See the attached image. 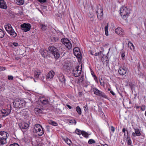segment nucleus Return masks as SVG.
Listing matches in <instances>:
<instances>
[{
    "label": "nucleus",
    "mask_w": 146,
    "mask_h": 146,
    "mask_svg": "<svg viewBox=\"0 0 146 146\" xmlns=\"http://www.w3.org/2000/svg\"><path fill=\"white\" fill-rule=\"evenodd\" d=\"M58 77L60 82L65 84L66 79L64 76L62 74H59L58 75Z\"/></svg>",
    "instance_id": "2eb2a0df"
},
{
    "label": "nucleus",
    "mask_w": 146,
    "mask_h": 146,
    "mask_svg": "<svg viewBox=\"0 0 146 146\" xmlns=\"http://www.w3.org/2000/svg\"><path fill=\"white\" fill-rule=\"evenodd\" d=\"M131 10L125 7H122L120 9V14L122 18L126 19L130 13Z\"/></svg>",
    "instance_id": "20e7f679"
},
{
    "label": "nucleus",
    "mask_w": 146,
    "mask_h": 146,
    "mask_svg": "<svg viewBox=\"0 0 146 146\" xmlns=\"http://www.w3.org/2000/svg\"><path fill=\"white\" fill-rule=\"evenodd\" d=\"M94 94L97 96H98L100 93V92L101 91H100L98 90V89L96 88H94L93 89Z\"/></svg>",
    "instance_id": "c85d7f7f"
},
{
    "label": "nucleus",
    "mask_w": 146,
    "mask_h": 146,
    "mask_svg": "<svg viewBox=\"0 0 146 146\" xmlns=\"http://www.w3.org/2000/svg\"><path fill=\"white\" fill-rule=\"evenodd\" d=\"M0 8L5 9L7 8L6 2L4 0H0Z\"/></svg>",
    "instance_id": "a211bd4d"
},
{
    "label": "nucleus",
    "mask_w": 146,
    "mask_h": 146,
    "mask_svg": "<svg viewBox=\"0 0 146 146\" xmlns=\"http://www.w3.org/2000/svg\"><path fill=\"white\" fill-rule=\"evenodd\" d=\"M47 52L48 51L47 50H42L40 52V53L42 56L43 57L45 58L47 56Z\"/></svg>",
    "instance_id": "cd10ccee"
},
{
    "label": "nucleus",
    "mask_w": 146,
    "mask_h": 146,
    "mask_svg": "<svg viewBox=\"0 0 146 146\" xmlns=\"http://www.w3.org/2000/svg\"><path fill=\"white\" fill-rule=\"evenodd\" d=\"M72 67V62L67 60L65 61L63 66L62 69L64 71L69 72L71 71Z\"/></svg>",
    "instance_id": "39448f33"
},
{
    "label": "nucleus",
    "mask_w": 146,
    "mask_h": 146,
    "mask_svg": "<svg viewBox=\"0 0 146 146\" xmlns=\"http://www.w3.org/2000/svg\"><path fill=\"white\" fill-rule=\"evenodd\" d=\"M9 14L11 17H14V12L10 10L9 12Z\"/></svg>",
    "instance_id": "de8ad7c7"
},
{
    "label": "nucleus",
    "mask_w": 146,
    "mask_h": 146,
    "mask_svg": "<svg viewBox=\"0 0 146 146\" xmlns=\"http://www.w3.org/2000/svg\"><path fill=\"white\" fill-rule=\"evenodd\" d=\"M13 106L15 108L20 109L25 106L26 103L25 101L19 98L15 100L13 102Z\"/></svg>",
    "instance_id": "f03ea898"
},
{
    "label": "nucleus",
    "mask_w": 146,
    "mask_h": 146,
    "mask_svg": "<svg viewBox=\"0 0 146 146\" xmlns=\"http://www.w3.org/2000/svg\"><path fill=\"white\" fill-rule=\"evenodd\" d=\"M40 72L36 71L35 72V77L36 78H38L40 75Z\"/></svg>",
    "instance_id": "e433bc0d"
},
{
    "label": "nucleus",
    "mask_w": 146,
    "mask_h": 146,
    "mask_svg": "<svg viewBox=\"0 0 146 146\" xmlns=\"http://www.w3.org/2000/svg\"><path fill=\"white\" fill-rule=\"evenodd\" d=\"M111 130L113 133L115 131V128L113 126H111Z\"/></svg>",
    "instance_id": "680f3d73"
},
{
    "label": "nucleus",
    "mask_w": 146,
    "mask_h": 146,
    "mask_svg": "<svg viewBox=\"0 0 146 146\" xmlns=\"http://www.w3.org/2000/svg\"><path fill=\"white\" fill-rule=\"evenodd\" d=\"M98 19L101 20L103 17V10L102 8H98L96 11Z\"/></svg>",
    "instance_id": "9d476101"
},
{
    "label": "nucleus",
    "mask_w": 146,
    "mask_h": 146,
    "mask_svg": "<svg viewBox=\"0 0 146 146\" xmlns=\"http://www.w3.org/2000/svg\"><path fill=\"white\" fill-rule=\"evenodd\" d=\"M82 92H79L78 93V95L79 96L81 97L82 95Z\"/></svg>",
    "instance_id": "774afa93"
},
{
    "label": "nucleus",
    "mask_w": 146,
    "mask_h": 146,
    "mask_svg": "<svg viewBox=\"0 0 146 146\" xmlns=\"http://www.w3.org/2000/svg\"><path fill=\"white\" fill-rule=\"evenodd\" d=\"M83 86L86 88L89 85V83L87 82H85L83 83Z\"/></svg>",
    "instance_id": "c03bdc74"
},
{
    "label": "nucleus",
    "mask_w": 146,
    "mask_h": 146,
    "mask_svg": "<svg viewBox=\"0 0 146 146\" xmlns=\"http://www.w3.org/2000/svg\"><path fill=\"white\" fill-rule=\"evenodd\" d=\"M110 92L113 96H115V93L112 90H111Z\"/></svg>",
    "instance_id": "e2e57ef3"
},
{
    "label": "nucleus",
    "mask_w": 146,
    "mask_h": 146,
    "mask_svg": "<svg viewBox=\"0 0 146 146\" xmlns=\"http://www.w3.org/2000/svg\"><path fill=\"white\" fill-rule=\"evenodd\" d=\"M83 80V76H81L78 78V79L76 80V82L78 83L79 84H80L82 83Z\"/></svg>",
    "instance_id": "c756f323"
},
{
    "label": "nucleus",
    "mask_w": 146,
    "mask_h": 146,
    "mask_svg": "<svg viewBox=\"0 0 146 146\" xmlns=\"http://www.w3.org/2000/svg\"><path fill=\"white\" fill-rule=\"evenodd\" d=\"M43 109L41 108H36L35 109V111L36 114L37 115H39L42 113Z\"/></svg>",
    "instance_id": "393cba45"
},
{
    "label": "nucleus",
    "mask_w": 146,
    "mask_h": 146,
    "mask_svg": "<svg viewBox=\"0 0 146 146\" xmlns=\"http://www.w3.org/2000/svg\"><path fill=\"white\" fill-rule=\"evenodd\" d=\"M81 131H82L78 129H77L75 130V132H74V133L75 132L76 134L78 135H80L81 134Z\"/></svg>",
    "instance_id": "79ce46f5"
},
{
    "label": "nucleus",
    "mask_w": 146,
    "mask_h": 146,
    "mask_svg": "<svg viewBox=\"0 0 146 146\" xmlns=\"http://www.w3.org/2000/svg\"><path fill=\"white\" fill-rule=\"evenodd\" d=\"M108 24L107 26H106L105 27V33L106 35L108 36Z\"/></svg>",
    "instance_id": "a19ab883"
},
{
    "label": "nucleus",
    "mask_w": 146,
    "mask_h": 146,
    "mask_svg": "<svg viewBox=\"0 0 146 146\" xmlns=\"http://www.w3.org/2000/svg\"><path fill=\"white\" fill-rule=\"evenodd\" d=\"M29 121L27 122L23 121L19 123V125L20 128L25 129L29 127Z\"/></svg>",
    "instance_id": "f8f14e48"
},
{
    "label": "nucleus",
    "mask_w": 146,
    "mask_h": 146,
    "mask_svg": "<svg viewBox=\"0 0 146 146\" xmlns=\"http://www.w3.org/2000/svg\"><path fill=\"white\" fill-rule=\"evenodd\" d=\"M33 133H36L39 136L44 135V129L42 126L39 124H36L35 125L34 127L32 129Z\"/></svg>",
    "instance_id": "f257e3e1"
},
{
    "label": "nucleus",
    "mask_w": 146,
    "mask_h": 146,
    "mask_svg": "<svg viewBox=\"0 0 146 146\" xmlns=\"http://www.w3.org/2000/svg\"><path fill=\"white\" fill-rule=\"evenodd\" d=\"M38 1L41 3H45L47 1V0H38Z\"/></svg>",
    "instance_id": "603ef678"
},
{
    "label": "nucleus",
    "mask_w": 146,
    "mask_h": 146,
    "mask_svg": "<svg viewBox=\"0 0 146 146\" xmlns=\"http://www.w3.org/2000/svg\"><path fill=\"white\" fill-rule=\"evenodd\" d=\"M141 110L142 111H144L145 109V105H142L141 107Z\"/></svg>",
    "instance_id": "864d4df0"
},
{
    "label": "nucleus",
    "mask_w": 146,
    "mask_h": 146,
    "mask_svg": "<svg viewBox=\"0 0 146 146\" xmlns=\"http://www.w3.org/2000/svg\"><path fill=\"white\" fill-rule=\"evenodd\" d=\"M12 44L15 47H17L18 45V43L17 42H13V43Z\"/></svg>",
    "instance_id": "13d9d810"
},
{
    "label": "nucleus",
    "mask_w": 146,
    "mask_h": 146,
    "mask_svg": "<svg viewBox=\"0 0 146 146\" xmlns=\"http://www.w3.org/2000/svg\"><path fill=\"white\" fill-rule=\"evenodd\" d=\"M9 146H19V145L17 143H14L13 144H11Z\"/></svg>",
    "instance_id": "6e6d98bb"
},
{
    "label": "nucleus",
    "mask_w": 146,
    "mask_h": 146,
    "mask_svg": "<svg viewBox=\"0 0 146 146\" xmlns=\"http://www.w3.org/2000/svg\"><path fill=\"white\" fill-rule=\"evenodd\" d=\"M40 78L41 80H43L44 78V76L43 75H41Z\"/></svg>",
    "instance_id": "338daca9"
},
{
    "label": "nucleus",
    "mask_w": 146,
    "mask_h": 146,
    "mask_svg": "<svg viewBox=\"0 0 146 146\" xmlns=\"http://www.w3.org/2000/svg\"><path fill=\"white\" fill-rule=\"evenodd\" d=\"M126 131V130L125 128H123L122 130V132L124 133V137H125L126 136V135L125 134V132Z\"/></svg>",
    "instance_id": "052dcab7"
},
{
    "label": "nucleus",
    "mask_w": 146,
    "mask_h": 146,
    "mask_svg": "<svg viewBox=\"0 0 146 146\" xmlns=\"http://www.w3.org/2000/svg\"><path fill=\"white\" fill-rule=\"evenodd\" d=\"M23 116H25L26 117H29V110L27 109H24L21 112Z\"/></svg>",
    "instance_id": "f3484780"
},
{
    "label": "nucleus",
    "mask_w": 146,
    "mask_h": 146,
    "mask_svg": "<svg viewBox=\"0 0 146 146\" xmlns=\"http://www.w3.org/2000/svg\"><path fill=\"white\" fill-rule=\"evenodd\" d=\"M41 29L42 31H45L46 30L47 28V26L46 25L41 24H40Z\"/></svg>",
    "instance_id": "f704fd0d"
},
{
    "label": "nucleus",
    "mask_w": 146,
    "mask_h": 146,
    "mask_svg": "<svg viewBox=\"0 0 146 146\" xmlns=\"http://www.w3.org/2000/svg\"><path fill=\"white\" fill-rule=\"evenodd\" d=\"M40 102L42 104L45 105L48 104V99L45 98H42L40 99Z\"/></svg>",
    "instance_id": "412c9836"
},
{
    "label": "nucleus",
    "mask_w": 146,
    "mask_h": 146,
    "mask_svg": "<svg viewBox=\"0 0 146 146\" xmlns=\"http://www.w3.org/2000/svg\"><path fill=\"white\" fill-rule=\"evenodd\" d=\"M115 33L120 36L123 35L124 34V32L122 29L118 27L115 30Z\"/></svg>",
    "instance_id": "dca6fc26"
},
{
    "label": "nucleus",
    "mask_w": 146,
    "mask_h": 146,
    "mask_svg": "<svg viewBox=\"0 0 146 146\" xmlns=\"http://www.w3.org/2000/svg\"><path fill=\"white\" fill-rule=\"evenodd\" d=\"M1 131H0V142L1 145H3L5 143V142H4L3 139V137L2 136Z\"/></svg>",
    "instance_id": "c9c22d12"
},
{
    "label": "nucleus",
    "mask_w": 146,
    "mask_h": 146,
    "mask_svg": "<svg viewBox=\"0 0 146 146\" xmlns=\"http://www.w3.org/2000/svg\"><path fill=\"white\" fill-rule=\"evenodd\" d=\"M8 79L9 80H13V77L11 75H8Z\"/></svg>",
    "instance_id": "3c124183"
},
{
    "label": "nucleus",
    "mask_w": 146,
    "mask_h": 146,
    "mask_svg": "<svg viewBox=\"0 0 146 146\" xmlns=\"http://www.w3.org/2000/svg\"><path fill=\"white\" fill-rule=\"evenodd\" d=\"M100 84L102 86H104L105 83L104 81L103 80H102V78L101 79V80H100Z\"/></svg>",
    "instance_id": "49530a36"
},
{
    "label": "nucleus",
    "mask_w": 146,
    "mask_h": 146,
    "mask_svg": "<svg viewBox=\"0 0 146 146\" xmlns=\"http://www.w3.org/2000/svg\"><path fill=\"white\" fill-rule=\"evenodd\" d=\"M7 107L9 108V109H3L0 112H1L2 115V116L3 117H5L6 116L8 115L11 113V110H12V107L11 104H9L7 105Z\"/></svg>",
    "instance_id": "0eeeda50"
},
{
    "label": "nucleus",
    "mask_w": 146,
    "mask_h": 146,
    "mask_svg": "<svg viewBox=\"0 0 146 146\" xmlns=\"http://www.w3.org/2000/svg\"><path fill=\"white\" fill-rule=\"evenodd\" d=\"M96 142L93 139H90L89 140L88 143L89 144H91L93 143H94Z\"/></svg>",
    "instance_id": "37998d69"
},
{
    "label": "nucleus",
    "mask_w": 146,
    "mask_h": 146,
    "mask_svg": "<svg viewBox=\"0 0 146 146\" xmlns=\"http://www.w3.org/2000/svg\"><path fill=\"white\" fill-rule=\"evenodd\" d=\"M61 42L68 49L71 48L72 44L70 41L66 38H63L61 40Z\"/></svg>",
    "instance_id": "6e6552de"
},
{
    "label": "nucleus",
    "mask_w": 146,
    "mask_h": 146,
    "mask_svg": "<svg viewBox=\"0 0 146 146\" xmlns=\"http://www.w3.org/2000/svg\"><path fill=\"white\" fill-rule=\"evenodd\" d=\"M8 33L10 34L11 37L13 38L16 37L17 35V34L15 31L13 29L10 31H9Z\"/></svg>",
    "instance_id": "5701e85b"
},
{
    "label": "nucleus",
    "mask_w": 146,
    "mask_h": 146,
    "mask_svg": "<svg viewBox=\"0 0 146 146\" xmlns=\"http://www.w3.org/2000/svg\"><path fill=\"white\" fill-rule=\"evenodd\" d=\"M128 45L130 49L131 50L134 49V46L132 43L129 41L128 42Z\"/></svg>",
    "instance_id": "473e14b6"
},
{
    "label": "nucleus",
    "mask_w": 146,
    "mask_h": 146,
    "mask_svg": "<svg viewBox=\"0 0 146 146\" xmlns=\"http://www.w3.org/2000/svg\"><path fill=\"white\" fill-rule=\"evenodd\" d=\"M74 54L76 56L79 62L81 61L82 54L78 47H75L74 48Z\"/></svg>",
    "instance_id": "423d86ee"
},
{
    "label": "nucleus",
    "mask_w": 146,
    "mask_h": 146,
    "mask_svg": "<svg viewBox=\"0 0 146 146\" xmlns=\"http://www.w3.org/2000/svg\"><path fill=\"white\" fill-rule=\"evenodd\" d=\"M5 35L4 32L1 29H0V38H3Z\"/></svg>",
    "instance_id": "ea45409f"
},
{
    "label": "nucleus",
    "mask_w": 146,
    "mask_h": 146,
    "mask_svg": "<svg viewBox=\"0 0 146 146\" xmlns=\"http://www.w3.org/2000/svg\"><path fill=\"white\" fill-rule=\"evenodd\" d=\"M54 72L53 70L49 71L46 76L47 80L48 81L49 79H52L54 76Z\"/></svg>",
    "instance_id": "4468645a"
},
{
    "label": "nucleus",
    "mask_w": 146,
    "mask_h": 146,
    "mask_svg": "<svg viewBox=\"0 0 146 146\" xmlns=\"http://www.w3.org/2000/svg\"><path fill=\"white\" fill-rule=\"evenodd\" d=\"M76 110L79 115H81L82 113L81 110L79 106H77L76 108Z\"/></svg>",
    "instance_id": "58836bf2"
},
{
    "label": "nucleus",
    "mask_w": 146,
    "mask_h": 146,
    "mask_svg": "<svg viewBox=\"0 0 146 146\" xmlns=\"http://www.w3.org/2000/svg\"><path fill=\"white\" fill-rule=\"evenodd\" d=\"M134 129L135 132L136 133V136H140L141 135V133L139 129L138 128L135 129L134 128Z\"/></svg>",
    "instance_id": "2f4dec72"
},
{
    "label": "nucleus",
    "mask_w": 146,
    "mask_h": 146,
    "mask_svg": "<svg viewBox=\"0 0 146 146\" xmlns=\"http://www.w3.org/2000/svg\"><path fill=\"white\" fill-rule=\"evenodd\" d=\"M1 134L2 136L3 137V139L4 142L5 141V143L6 142V140L7 139V137L9 135V134L8 133L3 131H1Z\"/></svg>",
    "instance_id": "6ab92c4d"
},
{
    "label": "nucleus",
    "mask_w": 146,
    "mask_h": 146,
    "mask_svg": "<svg viewBox=\"0 0 146 146\" xmlns=\"http://www.w3.org/2000/svg\"><path fill=\"white\" fill-rule=\"evenodd\" d=\"M67 118H69V119H68V120H69V124H70V123H73V121H72V119H70V118H72V117H70V116L68 115L66 117Z\"/></svg>",
    "instance_id": "a18cd8bd"
},
{
    "label": "nucleus",
    "mask_w": 146,
    "mask_h": 146,
    "mask_svg": "<svg viewBox=\"0 0 146 146\" xmlns=\"http://www.w3.org/2000/svg\"><path fill=\"white\" fill-rule=\"evenodd\" d=\"M79 67L78 66L74 69V76L77 77L80 76L81 73V71L78 70Z\"/></svg>",
    "instance_id": "ddd939ff"
},
{
    "label": "nucleus",
    "mask_w": 146,
    "mask_h": 146,
    "mask_svg": "<svg viewBox=\"0 0 146 146\" xmlns=\"http://www.w3.org/2000/svg\"><path fill=\"white\" fill-rule=\"evenodd\" d=\"M127 71V70L126 67L121 66L119 68L118 72L120 75L123 76L126 74Z\"/></svg>",
    "instance_id": "9b49d317"
},
{
    "label": "nucleus",
    "mask_w": 146,
    "mask_h": 146,
    "mask_svg": "<svg viewBox=\"0 0 146 146\" xmlns=\"http://www.w3.org/2000/svg\"><path fill=\"white\" fill-rule=\"evenodd\" d=\"M49 123L52 125L54 126H56L58 125V123L52 120H51L49 121Z\"/></svg>",
    "instance_id": "4c0bfd02"
},
{
    "label": "nucleus",
    "mask_w": 146,
    "mask_h": 146,
    "mask_svg": "<svg viewBox=\"0 0 146 146\" xmlns=\"http://www.w3.org/2000/svg\"><path fill=\"white\" fill-rule=\"evenodd\" d=\"M31 27V24L29 23H24L20 25L22 30L25 32H27L30 31Z\"/></svg>",
    "instance_id": "1a4fd4ad"
},
{
    "label": "nucleus",
    "mask_w": 146,
    "mask_h": 146,
    "mask_svg": "<svg viewBox=\"0 0 146 146\" xmlns=\"http://www.w3.org/2000/svg\"><path fill=\"white\" fill-rule=\"evenodd\" d=\"M105 58L106 59V63L107 64H108V62H109V60H108V57L107 56H105Z\"/></svg>",
    "instance_id": "bf43d9fd"
},
{
    "label": "nucleus",
    "mask_w": 146,
    "mask_h": 146,
    "mask_svg": "<svg viewBox=\"0 0 146 146\" xmlns=\"http://www.w3.org/2000/svg\"><path fill=\"white\" fill-rule=\"evenodd\" d=\"M84 109L85 112H88V108L87 105H85L83 107Z\"/></svg>",
    "instance_id": "09e8293b"
},
{
    "label": "nucleus",
    "mask_w": 146,
    "mask_h": 146,
    "mask_svg": "<svg viewBox=\"0 0 146 146\" xmlns=\"http://www.w3.org/2000/svg\"><path fill=\"white\" fill-rule=\"evenodd\" d=\"M102 52L101 51H100V52H97V53H96L95 54V56H98V55H100V54H101V53Z\"/></svg>",
    "instance_id": "0e129e2a"
},
{
    "label": "nucleus",
    "mask_w": 146,
    "mask_h": 146,
    "mask_svg": "<svg viewBox=\"0 0 146 146\" xmlns=\"http://www.w3.org/2000/svg\"><path fill=\"white\" fill-rule=\"evenodd\" d=\"M5 70V68L4 67L0 66V71Z\"/></svg>",
    "instance_id": "4d7b16f0"
},
{
    "label": "nucleus",
    "mask_w": 146,
    "mask_h": 146,
    "mask_svg": "<svg viewBox=\"0 0 146 146\" xmlns=\"http://www.w3.org/2000/svg\"><path fill=\"white\" fill-rule=\"evenodd\" d=\"M49 52L50 53L54 56L55 59H58L60 56L59 51L54 46H50L48 49Z\"/></svg>",
    "instance_id": "7ed1b4c3"
},
{
    "label": "nucleus",
    "mask_w": 146,
    "mask_h": 146,
    "mask_svg": "<svg viewBox=\"0 0 146 146\" xmlns=\"http://www.w3.org/2000/svg\"><path fill=\"white\" fill-rule=\"evenodd\" d=\"M51 127H50L49 125H47L46 126V131L48 132H50V128Z\"/></svg>",
    "instance_id": "8fccbe9b"
},
{
    "label": "nucleus",
    "mask_w": 146,
    "mask_h": 146,
    "mask_svg": "<svg viewBox=\"0 0 146 146\" xmlns=\"http://www.w3.org/2000/svg\"><path fill=\"white\" fill-rule=\"evenodd\" d=\"M27 78H30L31 79H33L34 80V81L35 82V79L33 77H32V76H27Z\"/></svg>",
    "instance_id": "69168bd1"
},
{
    "label": "nucleus",
    "mask_w": 146,
    "mask_h": 146,
    "mask_svg": "<svg viewBox=\"0 0 146 146\" xmlns=\"http://www.w3.org/2000/svg\"><path fill=\"white\" fill-rule=\"evenodd\" d=\"M4 27L6 31L8 33L9 32V31H10L13 29L11 25L10 24L5 25Z\"/></svg>",
    "instance_id": "aec40b11"
},
{
    "label": "nucleus",
    "mask_w": 146,
    "mask_h": 146,
    "mask_svg": "<svg viewBox=\"0 0 146 146\" xmlns=\"http://www.w3.org/2000/svg\"><path fill=\"white\" fill-rule=\"evenodd\" d=\"M98 96L101 98H102L105 99L108 98V97L106 95V94L104 92H103L102 91H100V93Z\"/></svg>",
    "instance_id": "bb28decb"
},
{
    "label": "nucleus",
    "mask_w": 146,
    "mask_h": 146,
    "mask_svg": "<svg viewBox=\"0 0 146 146\" xmlns=\"http://www.w3.org/2000/svg\"><path fill=\"white\" fill-rule=\"evenodd\" d=\"M81 134L84 137L86 138H88L89 135H91L90 133H87L83 130L81 131Z\"/></svg>",
    "instance_id": "4be33fe9"
},
{
    "label": "nucleus",
    "mask_w": 146,
    "mask_h": 146,
    "mask_svg": "<svg viewBox=\"0 0 146 146\" xmlns=\"http://www.w3.org/2000/svg\"><path fill=\"white\" fill-rule=\"evenodd\" d=\"M64 140L66 143L69 145L70 146H73V145L72 144V142L68 138L64 139Z\"/></svg>",
    "instance_id": "7c9ffc66"
},
{
    "label": "nucleus",
    "mask_w": 146,
    "mask_h": 146,
    "mask_svg": "<svg viewBox=\"0 0 146 146\" xmlns=\"http://www.w3.org/2000/svg\"><path fill=\"white\" fill-rule=\"evenodd\" d=\"M50 39L51 40V42H56L58 40V38L55 35H53L50 37Z\"/></svg>",
    "instance_id": "b1692460"
},
{
    "label": "nucleus",
    "mask_w": 146,
    "mask_h": 146,
    "mask_svg": "<svg viewBox=\"0 0 146 146\" xmlns=\"http://www.w3.org/2000/svg\"><path fill=\"white\" fill-rule=\"evenodd\" d=\"M126 142L127 144L128 145H130L131 144L132 141L130 137L129 136H127L126 139Z\"/></svg>",
    "instance_id": "72a5a7b5"
},
{
    "label": "nucleus",
    "mask_w": 146,
    "mask_h": 146,
    "mask_svg": "<svg viewBox=\"0 0 146 146\" xmlns=\"http://www.w3.org/2000/svg\"><path fill=\"white\" fill-rule=\"evenodd\" d=\"M14 2L17 5H21L24 4V0H14Z\"/></svg>",
    "instance_id": "a878e982"
},
{
    "label": "nucleus",
    "mask_w": 146,
    "mask_h": 146,
    "mask_svg": "<svg viewBox=\"0 0 146 146\" xmlns=\"http://www.w3.org/2000/svg\"><path fill=\"white\" fill-rule=\"evenodd\" d=\"M121 58L123 60L125 58V54L124 53H122L121 54Z\"/></svg>",
    "instance_id": "5fc2aeb1"
}]
</instances>
